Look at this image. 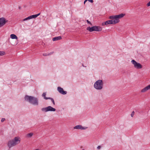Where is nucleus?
<instances>
[{"label":"nucleus","mask_w":150,"mask_h":150,"mask_svg":"<svg viewBox=\"0 0 150 150\" xmlns=\"http://www.w3.org/2000/svg\"><path fill=\"white\" fill-rule=\"evenodd\" d=\"M125 14L121 13L119 15H114L110 16L109 17V19H111L104 22L102 23V25H107L108 24H115L118 23L120 22L119 19L123 17Z\"/></svg>","instance_id":"f257e3e1"},{"label":"nucleus","mask_w":150,"mask_h":150,"mask_svg":"<svg viewBox=\"0 0 150 150\" xmlns=\"http://www.w3.org/2000/svg\"><path fill=\"white\" fill-rule=\"evenodd\" d=\"M24 98L26 101L33 105H38L39 104L38 98L35 97L26 95L25 96Z\"/></svg>","instance_id":"f03ea898"},{"label":"nucleus","mask_w":150,"mask_h":150,"mask_svg":"<svg viewBox=\"0 0 150 150\" xmlns=\"http://www.w3.org/2000/svg\"><path fill=\"white\" fill-rule=\"evenodd\" d=\"M21 138L19 137H15L13 139L9 140L8 143V146L9 148L15 146L19 144Z\"/></svg>","instance_id":"7ed1b4c3"},{"label":"nucleus","mask_w":150,"mask_h":150,"mask_svg":"<svg viewBox=\"0 0 150 150\" xmlns=\"http://www.w3.org/2000/svg\"><path fill=\"white\" fill-rule=\"evenodd\" d=\"M103 83L101 80H99L94 83V88L97 90H101L103 87Z\"/></svg>","instance_id":"20e7f679"},{"label":"nucleus","mask_w":150,"mask_h":150,"mask_svg":"<svg viewBox=\"0 0 150 150\" xmlns=\"http://www.w3.org/2000/svg\"><path fill=\"white\" fill-rule=\"evenodd\" d=\"M131 62L133 64H134L135 68L137 69H140L142 68V65L139 63L136 62L134 60H132Z\"/></svg>","instance_id":"39448f33"},{"label":"nucleus","mask_w":150,"mask_h":150,"mask_svg":"<svg viewBox=\"0 0 150 150\" xmlns=\"http://www.w3.org/2000/svg\"><path fill=\"white\" fill-rule=\"evenodd\" d=\"M8 22V20H6L4 18H0V27L3 26Z\"/></svg>","instance_id":"423d86ee"},{"label":"nucleus","mask_w":150,"mask_h":150,"mask_svg":"<svg viewBox=\"0 0 150 150\" xmlns=\"http://www.w3.org/2000/svg\"><path fill=\"white\" fill-rule=\"evenodd\" d=\"M88 128V127H83L81 125H78L74 127V129H81V130L85 129Z\"/></svg>","instance_id":"0eeeda50"},{"label":"nucleus","mask_w":150,"mask_h":150,"mask_svg":"<svg viewBox=\"0 0 150 150\" xmlns=\"http://www.w3.org/2000/svg\"><path fill=\"white\" fill-rule=\"evenodd\" d=\"M57 90L59 93L63 95H65L67 94L66 91H64L63 89L60 87H58Z\"/></svg>","instance_id":"6e6552de"},{"label":"nucleus","mask_w":150,"mask_h":150,"mask_svg":"<svg viewBox=\"0 0 150 150\" xmlns=\"http://www.w3.org/2000/svg\"><path fill=\"white\" fill-rule=\"evenodd\" d=\"M86 29L87 30H88L90 32H92L93 31H96V28H95V26H92L91 27H88Z\"/></svg>","instance_id":"1a4fd4ad"},{"label":"nucleus","mask_w":150,"mask_h":150,"mask_svg":"<svg viewBox=\"0 0 150 150\" xmlns=\"http://www.w3.org/2000/svg\"><path fill=\"white\" fill-rule=\"evenodd\" d=\"M33 132L27 134L26 135V137L27 138H31L33 135Z\"/></svg>","instance_id":"9d476101"},{"label":"nucleus","mask_w":150,"mask_h":150,"mask_svg":"<svg viewBox=\"0 0 150 150\" xmlns=\"http://www.w3.org/2000/svg\"><path fill=\"white\" fill-rule=\"evenodd\" d=\"M48 111H55L56 110V109L53 108L51 106H49L47 107Z\"/></svg>","instance_id":"9b49d317"},{"label":"nucleus","mask_w":150,"mask_h":150,"mask_svg":"<svg viewBox=\"0 0 150 150\" xmlns=\"http://www.w3.org/2000/svg\"><path fill=\"white\" fill-rule=\"evenodd\" d=\"M62 37L60 36L56 37L53 38L52 40L53 41H55L62 39Z\"/></svg>","instance_id":"f8f14e48"},{"label":"nucleus","mask_w":150,"mask_h":150,"mask_svg":"<svg viewBox=\"0 0 150 150\" xmlns=\"http://www.w3.org/2000/svg\"><path fill=\"white\" fill-rule=\"evenodd\" d=\"M40 15V13L36 14L30 16L31 19L33 18H35Z\"/></svg>","instance_id":"ddd939ff"},{"label":"nucleus","mask_w":150,"mask_h":150,"mask_svg":"<svg viewBox=\"0 0 150 150\" xmlns=\"http://www.w3.org/2000/svg\"><path fill=\"white\" fill-rule=\"evenodd\" d=\"M95 28H96V31H100L102 30V28L100 26H95Z\"/></svg>","instance_id":"4468645a"},{"label":"nucleus","mask_w":150,"mask_h":150,"mask_svg":"<svg viewBox=\"0 0 150 150\" xmlns=\"http://www.w3.org/2000/svg\"><path fill=\"white\" fill-rule=\"evenodd\" d=\"M10 38L12 39H18L17 36L14 34H11L10 35Z\"/></svg>","instance_id":"2eb2a0df"},{"label":"nucleus","mask_w":150,"mask_h":150,"mask_svg":"<svg viewBox=\"0 0 150 150\" xmlns=\"http://www.w3.org/2000/svg\"><path fill=\"white\" fill-rule=\"evenodd\" d=\"M41 110L42 111L44 112H48L47 107L42 108L41 109Z\"/></svg>","instance_id":"dca6fc26"},{"label":"nucleus","mask_w":150,"mask_h":150,"mask_svg":"<svg viewBox=\"0 0 150 150\" xmlns=\"http://www.w3.org/2000/svg\"><path fill=\"white\" fill-rule=\"evenodd\" d=\"M54 53V52H51L49 53H48V54H47V53H43V55L44 56H49V55H50L52 54H53Z\"/></svg>","instance_id":"f3484780"},{"label":"nucleus","mask_w":150,"mask_h":150,"mask_svg":"<svg viewBox=\"0 0 150 150\" xmlns=\"http://www.w3.org/2000/svg\"><path fill=\"white\" fill-rule=\"evenodd\" d=\"M46 95V93H43L42 94V97H44V98L46 100L48 99V98L46 97L45 96Z\"/></svg>","instance_id":"a211bd4d"},{"label":"nucleus","mask_w":150,"mask_h":150,"mask_svg":"<svg viewBox=\"0 0 150 150\" xmlns=\"http://www.w3.org/2000/svg\"><path fill=\"white\" fill-rule=\"evenodd\" d=\"M5 52L4 51H0V56L5 55Z\"/></svg>","instance_id":"6ab92c4d"},{"label":"nucleus","mask_w":150,"mask_h":150,"mask_svg":"<svg viewBox=\"0 0 150 150\" xmlns=\"http://www.w3.org/2000/svg\"><path fill=\"white\" fill-rule=\"evenodd\" d=\"M48 99H50L51 100V101L52 102L54 105H55V104L54 100L52 98L50 97H48Z\"/></svg>","instance_id":"aec40b11"},{"label":"nucleus","mask_w":150,"mask_h":150,"mask_svg":"<svg viewBox=\"0 0 150 150\" xmlns=\"http://www.w3.org/2000/svg\"><path fill=\"white\" fill-rule=\"evenodd\" d=\"M30 17V16H28V17L24 19H23V21H26V20H29V19H31V18Z\"/></svg>","instance_id":"412c9836"},{"label":"nucleus","mask_w":150,"mask_h":150,"mask_svg":"<svg viewBox=\"0 0 150 150\" xmlns=\"http://www.w3.org/2000/svg\"><path fill=\"white\" fill-rule=\"evenodd\" d=\"M147 90H146V87H145L144 88L142 89L141 90V92H145Z\"/></svg>","instance_id":"4be33fe9"},{"label":"nucleus","mask_w":150,"mask_h":150,"mask_svg":"<svg viewBox=\"0 0 150 150\" xmlns=\"http://www.w3.org/2000/svg\"><path fill=\"white\" fill-rule=\"evenodd\" d=\"M147 90L150 89V84L145 87Z\"/></svg>","instance_id":"5701e85b"},{"label":"nucleus","mask_w":150,"mask_h":150,"mask_svg":"<svg viewBox=\"0 0 150 150\" xmlns=\"http://www.w3.org/2000/svg\"><path fill=\"white\" fill-rule=\"evenodd\" d=\"M134 111H133L132 113H131V116L132 117H133V116L134 115Z\"/></svg>","instance_id":"b1692460"},{"label":"nucleus","mask_w":150,"mask_h":150,"mask_svg":"<svg viewBox=\"0 0 150 150\" xmlns=\"http://www.w3.org/2000/svg\"><path fill=\"white\" fill-rule=\"evenodd\" d=\"M86 21L87 23H88V24H90L91 25H92V24L91 23V22L89 21L88 20H86Z\"/></svg>","instance_id":"393cba45"},{"label":"nucleus","mask_w":150,"mask_h":150,"mask_svg":"<svg viewBox=\"0 0 150 150\" xmlns=\"http://www.w3.org/2000/svg\"><path fill=\"white\" fill-rule=\"evenodd\" d=\"M5 120V119L4 118H2L1 120V122H4V121Z\"/></svg>","instance_id":"a878e982"},{"label":"nucleus","mask_w":150,"mask_h":150,"mask_svg":"<svg viewBox=\"0 0 150 150\" xmlns=\"http://www.w3.org/2000/svg\"><path fill=\"white\" fill-rule=\"evenodd\" d=\"M148 6H150V1L147 4Z\"/></svg>","instance_id":"bb28decb"},{"label":"nucleus","mask_w":150,"mask_h":150,"mask_svg":"<svg viewBox=\"0 0 150 150\" xmlns=\"http://www.w3.org/2000/svg\"><path fill=\"white\" fill-rule=\"evenodd\" d=\"M88 1L91 3H92L93 2V0H88Z\"/></svg>","instance_id":"cd10ccee"},{"label":"nucleus","mask_w":150,"mask_h":150,"mask_svg":"<svg viewBox=\"0 0 150 150\" xmlns=\"http://www.w3.org/2000/svg\"><path fill=\"white\" fill-rule=\"evenodd\" d=\"M101 148V146H98L97 147V149H100Z\"/></svg>","instance_id":"c85d7f7f"},{"label":"nucleus","mask_w":150,"mask_h":150,"mask_svg":"<svg viewBox=\"0 0 150 150\" xmlns=\"http://www.w3.org/2000/svg\"><path fill=\"white\" fill-rule=\"evenodd\" d=\"M88 1V0H85L84 2V4H85V3Z\"/></svg>","instance_id":"c756f323"},{"label":"nucleus","mask_w":150,"mask_h":150,"mask_svg":"<svg viewBox=\"0 0 150 150\" xmlns=\"http://www.w3.org/2000/svg\"><path fill=\"white\" fill-rule=\"evenodd\" d=\"M21 6H19L18 7V8H19V9H21Z\"/></svg>","instance_id":"7c9ffc66"},{"label":"nucleus","mask_w":150,"mask_h":150,"mask_svg":"<svg viewBox=\"0 0 150 150\" xmlns=\"http://www.w3.org/2000/svg\"><path fill=\"white\" fill-rule=\"evenodd\" d=\"M82 150H84V149H83Z\"/></svg>","instance_id":"2f4dec72"}]
</instances>
